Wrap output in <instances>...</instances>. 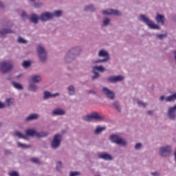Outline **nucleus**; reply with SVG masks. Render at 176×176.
<instances>
[{"label":"nucleus","instance_id":"9d476101","mask_svg":"<svg viewBox=\"0 0 176 176\" xmlns=\"http://www.w3.org/2000/svg\"><path fill=\"white\" fill-rule=\"evenodd\" d=\"M171 152H173V146L166 145L159 148L158 154L161 157H170Z\"/></svg>","mask_w":176,"mask_h":176},{"label":"nucleus","instance_id":"1a4fd4ad","mask_svg":"<svg viewBox=\"0 0 176 176\" xmlns=\"http://www.w3.org/2000/svg\"><path fill=\"white\" fill-rule=\"evenodd\" d=\"M97 71L103 73L105 72L107 69L102 65L92 67L91 73L94 74V75L91 77V79L94 82V80H97V79H100V76H101V75H100V73H98Z\"/></svg>","mask_w":176,"mask_h":176},{"label":"nucleus","instance_id":"7ed1b4c3","mask_svg":"<svg viewBox=\"0 0 176 176\" xmlns=\"http://www.w3.org/2000/svg\"><path fill=\"white\" fill-rule=\"evenodd\" d=\"M98 57H102L103 58L92 60V64H94V65H96V64H104L111 60V55H109V52L104 49L98 50Z\"/></svg>","mask_w":176,"mask_h":176},{"label":"nucleus","instance_id":"4c0bfd02","mask_svg":"<svg viewBox=\"0 0 176 176\" xmlns=\"http://www.w3.org/2000/svg\"><path fill=\"white\" fill-rule=\"evenodd\" d=\"M32 6H33L36 9H39V8H42V6H43V3L34 1L33 4H32Z\"/></svg>","mask_w":176,"mask_h":176},{"label":"nucleus","instance_id":"2eb2a0df","mask_svg":"<svg viewBox=\"0 0 176 176\" xmlns=\"http://www.w3.org/2000/svg\"><path fill=\"white\" fill-rule=\"evenodd\" d=\"M124 80V76H111L107 78V81L109 83H118V82H123Z\"/></svg>","mask_w":176,"mask_h":176},{"label":"nucleus","instance_id":"de8ad7c7","mask_svg":"<svg viewBox=\"0 0 176 176\" xmlns=\"http://www.w3.org/2000/svg\"><path fill=\"white\" fill-rule=\"evenodd\" d=\"M61 168H63V162H58L56 164V170L57 171H60Z\"/></svg>","mask_w":176,"mask_h":176},{"label":"nucleus","instance_id":"f03ea898","mask_svg":"<svg viewBox=\"0 0 176 176\" xmlns=\"http://www.w3.org/2000/svg\"><path fill=\"white\" fill-rule=\"evenodd\" d=\"M82 120L90 123L93 120H97L98 122H104L105 120V116L100 114L97 111H93L89 114L85 115L82 117Z\"/></svg>","mask_w":176,"mask_h":176},{"label":"nucleus","instance_id":"603ef678","mask_svg":"<svg viewBox=\"0 0 176 176\" xmlns=\"http://www.w3.org/2000/svg\"><path fill=\"white\" fill-rule=\"evenodd\" d=\"M10 176H20V175L19 174L18 172L16 171H12L11 173H9Z\"/></svg>","mask_w":176,"mask_h":176},{"label":"nucleus","instance_id":"a878e982","mask_svg":"<svg viewBox=\"0 0 176 176\" xmlns=\"http://www.w3.org/2000/svg\"><path fill=\"white\" fill-rule=\"evenodd\" d=\"M105 130H107V127L98 125L94 130V134H95V135H100V134H101L102 131H105Z\"/></svg>","mask_w":176,"mask_h":176},{"label":"nucleus","instance_id":"cd10ccee","mask_svg":"<svg viewBox=\"0 0 176 176\" xmlns=\"http://www.w3.org/2000/svg\"><path fill=\"white\" fill-rule=\"evenodd\" d=\"M36 137L38 140L41 138H46V137H49V132L45 131H37Z\"/></svg>","mask_w":176,"mask_h":176},{"label":"nucleus","instance_id":"bf43d9fd","mask_svg":"<svg viewBox=\"0 0 176 176\" xmlns=\"http://www.w3.org/2000/svg\"><path fill=\"white\" fill-rule=\"evenodd\" d=\"M30 2H35L36 0H30Z\"/></svg>","mask_w":176,"mask_h":176},{"label":"nucleus","instance_id":"bb28decb","mask_svg":"<svg viewBox=\"0 0 176 176\" xmlns=\"http://www.w3.org/2000/svg\"><path fill=\"white\" fill-rule=\"evenodd\" d=\"M112 107L116 110L117 112H119L120 113H122V106L118 100L113 101L112 102Z\"/></svg>","mask_w":176,"mask_h":176},{"label":"nucleus","instance_id":"58836bf2","mask_svg":"<svg viewBox=\"0 0 176 176\" xmlns=\"http://www.w3.org/2000/svg\"><path fill=\"white\" fill-rule=\"evenodd\" d=\"M23 68H30L31 67V60H24L22 63Z\"/></svg>","mask_w":176,"mask_h":176},{"label":"nucleus","instance_id":"4468645a","mask_svg":"<svg viewBox=\"0 0 176 176\" xmlns=\"http://www.w3.org/2000/svg\"><path fill=\"white\" fill-rule=\"evenodd\" d=\"M167 118H169L170 120H176V104L168 108Z\"/></svg>","mask_w":176,"mask_h":176},{"label":"nucleus","instance_id":"a19ab883","mask_svg":"<svg viewBox=\"0 0 176 176\" xmlns=\"http://www.w3.org/2000/svg\"><path fill=\"white\" fill-rule=\"evenodd\" d=\"M135 151H141L142 149V143H136L134 146Z\"/></svg>","mask_w":176,"mask_h":176},{"label":"nucleus","instance_id":"b1692460","mask_svg":"<svg viewBox=\"0 0 176 176\" xmlns=\"http://www.w3.org/2000/svg\"><path fill=\"white\" fill-rule=\"evenodd\" d=\"M52 116H63L65 115V111L61 108H56L52 112Z\"/></svg>","mask_w":176,"mask_h":176},{"label":"nucleus","instance_id":"f704fd0d","mask_svg":"<svg viewBox=\"0 0 176 176\" xmlns=\"http://www.w3.org/2000/svg\"><path fill=\"white\" fill-rule=\"evenodd\" d=\"M28 89L29 91H32L33 93L38 91V86L33 83L29 84Z\"/></svg>","mask_w":176,"mask_h":176},{"label":"nucleus","instance_id":"ea45409f","mask_svg":"<svg viewBox=\"0 0 176 176\" xmlns=\"http://www.w3.org/2000/svg\"><path fill=\"white\" fill-rule=\"evenodd\" d=\"M17 42L18 43H23V45H27V43H28V41L24 39V38L21 36L18 37Z\"/></svg>","mask_w":176,"mask_h":176},{"label":"nucleus","instance_id":"a211bd4d","mask_svg":"<svg viewBox=\"0 0 176 176\" xmlns=\"http://www.w3.org/2000/svg\"><path fill=\"white\" fill-rule=\"evenodd\" d=\"M98 159H102L103 160L106 161H111L113 160V157L107 152H102L98 154Z\"/></svg>","mask_w":176,"mask_h":176},{"label":"nucleus","instance_id":"4be33fe9","mask_svg":"<svg viewBox=\"0 0 176 176\" xmlns=\"http://www.w3.org/2000/svg\"><path fill=\"white\" fill-rule=\"evenodd\" d=\"M155 21L157 24H161V25H164V23H166V16L163 14H160V13H157L155 16Z\"/></svg>","mask_w":176,"mask_h":176},{"label":"nucleus","instance_id":"412c9836","mask_svg":"<svg viewBox=\"0 0 176 176\" xmlns=\"http://www.w3.org/2000/svg\"><path fill=\"white\" fill-rule=\"evenodd\" d=\"M30 22L33 24H38L39 20H41L40 16L36 13H32L29 18Z\"/></svg>","mask_w":176,"mask_h":176},{"label":"nucleus","instance_id":"c756f323","mask_svg":"<svg viewBox=\"0 0 176 176\" xmlns=\"http://www.w3.org/2000/svg\"><path fill=\"white\" fill-rule=\"evenodd\" d=\"M25 133L27 137H36L37 131L35 129H29L25 131Z\"/></svg>","mask_w":176,"mask_h":176},{"label":"nucleus","instance_id":"6ab92c4d","mask_svg":"<svg viewBox=\"0 0 176 176\" xmlns=\"http://www.w3.org/2000/svg\"><path fill=\"white\" fill-rule=\"evenodd\" d=\"M39 119V115L36 113H32L28 116L25 119V123H28L29 122H32L33 120H38Z\"/></svg>","mask_w":176,"mask_h":176},{"label":"nucleus","instance_id":"0eeeda50","mask_svg":"<svg viewBox=\"0 0 176 176\" xmlns=\"http://www.w3.org/2000/svg\"><path fill=\"white\" fill-rule=\"evenodd\" d=\"M139 19L141 20V21L144 23V24H146V25H147L150 30H160V27L158 25H156V23L146 16V15L142 14L140 15Z\"/></svg>","mask_w":176,"mask_h":176},{"label":"nucleus","instance_id":"09e8293b","mask_svg":"<svg viewBox=\"0 0 176 176\" xmlns=\"http://www.w3.org/2000/svg\"><path fill=\"white\" fill-rule=\"evenodd\" d=\"M80 175V172L75 171V172H70L69 176H78Z\"/></svg>","mask_w":176,"mask_h":176},{"label":"nucleus","instance_id":"423d86ee","mask_svg":"<svg viewBox=\"0 0 176 176\" xmlns=\"http://www.w3.org/2000/svg\"><path fill=\"white\" fill-rule=\"evenodd\" d=\"M63 140H64V137L61 134L56 133L54 135L52 140L50 142V148L54 151L58 149L61 146Z\"/></svg>","mask_w":176,"mask_h":176},{"label":"nucleus","instance_id":"473e14b6","mask_svg":"<svg viewBox=\"0 0 176 176\" xmlns=\"http://www.w3.org/2000/svg\"><path fill=\"white\" fill-rule=\"evenodd\" d=\"M12 85L14 89H16V90H24V87H23V85H21V83L12 81Z\"/></svg>","mask_w":176,"mask_h":176},{"label":"nucleus","instance_id":"aec40b11","mask_svg":"<svg viewBox=\"0 0 176 176\" xmlns=\"http://www.w3.org/2000/svg\"><path fill=\"white\" fill-rule=\"evenodd\" d=\"M164 100L166 102H173V101L176 100V93L173 94L172 95L167 97H164V96H162L160 97V101H164Z\"/></svg>","mask_w":176,"mask_h":176},{"label":"nucleus","instance_id":"f257e3e1","mask_svg":"<svg viewBox=\"0 0 176 176\" xmlns=\"http://www.w3.org/2000/svg\"><path fill=\"white\" fill-rule=\"evenodd\" d=\"M63 16V11L62 10H55L54 12H49L45 11L44 12H42L40 14V21L42 23H46L47 21H51V20H53L54 17L56 19H60Z\"/></svg>","mask_w":176,"mask_h":176},{"label":"nucleus","instance_id":"a18cd8bd","mask_svg":"<svg viewBox=\"0 0 176 176\" xmlns=\"http://www.w3.org/2000/svg\"><path fill=\"white\" fill-rule=\"evenodd\" d=\"M139 107H143V108H146L148 107V103L144 102V101L140 100L138 102Z\"/></svg>","mask_w":176,"mask_h":176},{"label":"nucleus","instance_id":"864d4df0","mask_svg":"<svg viewBox=\"0 0 176 176\" xmlns=\"http://www.w3.org/2000/svg\"><path fill=\"white\" fill-rule=\"evenodd\" d=\"M6 8V6H5V3L3 2L0 1V9H5Z\"/></svg>","mask_w":176,"mask_h":176},{"label":"nucleus","instance_id":"37998d69","mask_svg":"<svg viewBox=\"0 0 176 176\" xmlns=\"http://www.w3.org/2000/svg\"><path fill=\"white\" fill-rule=\"evenodd\" d=\"M150 175L151 176H162V172H160V170H154L153 172H151Z\"/></svg>","mask_w":176,"mask_h":176},{"label":"nucleus","instance_id":"20e7f679","mask_svg":"<svg viewBox=\"0 0 176 176\" xmlns=\"http://www.w3.org/2000/svg\"><path fill=\"white\" fill-rule=\"evenodd\" d=\"M36 52L39 63H41V64H46V63H47V51L46 50V48L43 45L39 44L36 47Z\"/></svg>","mask_w":176,"mask_h":176},{"label":"nucleus","instance_id":"5fc2aeb1","mask_svg":"<svg viewBox=\"0 0 176 176\" xmlns=\"http://www.w3.org/2000/svg\"><path fill=\"white\" fill-rule=\"evenodd\" d=\"M89 94H97V92H96L94 90L91 89L88 91Z\"/></svg>","mask_w":176,"mask_h":176},{"label":"nucleus","instance_id":"7c9ffc66","mask_svg":"<svg viewBox=\"0 0 176 176\" xmlns=\"http://www.w3.org/2000/svg\"><path fill=\"white\" fill-rule=\"evenodd\" d=\"M108 25H111V19L109 17H104L102 19L101 27H108Z\"/></svg>","mask_w":176,"mask_h":176},{"label":"nucleus","instance_id":"4d7b16f0","mask_svg":"<svg viewBox=\"0 0 176 176\" xmlns=\"http://www.w3.org/2000/svg\"><path fill=\"white\" fill-rule=\"evenodd\" d=\"M23 76H24V74H21L16 76V79H20V78H23Z\"/></svg>","mask_w":176,"mask_h":176},{"label":"nucleus","instance_id":"79ce46f5","mask_svg":"<svg viewBox=\"0 0 176 176\" xmlns=\"http://www.w3.org/2000/svg\"><path fill=\"white\" fill-rule=\"evenodd\" d=\"M21 18L22 19V20H23V21H25V20L28 19V14H27L25 11H22L21 14Z\"/></svg>","mask_w":176,"mask_h":176},{"label":"nucleus","instance_id":"5701e85b","mask_svg":"<svg viewBox=\"0 0 176 176\" xmlns=\"http://www.w3.org/2000/svg\"><path fill=\"white\" fill-rule=\"evenodd\" d=\"M67 91L69 96H70V97H74V96L76 95V88L75 87V85H69L67 87Z\"/></svg>","mask_w":176,"mask_h":176},{"label":"nucleus","instance_id":"f3484780","mask_svg":"<svg viewBox=\"0 0 176 176\" xmlns=\"http://www.w3.org/2000/svg\"><path fill=\"white\" fill-rule=\"evenodd\" d=\"M75 60H76V56H74L71 52L67 51L64 58L65 63L67 64H71V63L75 61Z\"/></svg>","mask_w":176,"mask_h":176},{"label":"nucleus","instance_id":"dca6fc26","mask_svg":"<svg viewBox=\"0 0 176 176\" xmlns=\"http://www.w3.org/2000/svg\"><path fill=\"white\" fill-rule=\"evenodd\" d=\"M60 96V93L57 92L56 94H52V92L49 91H43V100H49L50 98H56V97H58Z\"/></svg>","mask_w":176,"mask_h":176},{"label":"nucleus","instance_id":"6e6d98bb","mask_svg":"<svg viewBox=\"0 0 176 176\" xmlns=\"http://www.w3.org/2000/svg\"><path fill=\"white\" fill-rule=\"evenodd\" d=\"M6 104L5 103L0 102V109H3V108H5Z\"/></svg>","mask_w":176,"mask_h":176},{"label":"nucleus","instance_id":"c03bdc74","mask_svg":"<svg viewBox=\"0 0 176 176\" xmlns=\"http://www.w3.org/2000/svg\"><path fill=\"white\" fill-rule=\"evenodd\" d=\"M6 103L7 104V106L12 107V105H13V99L12 98H7L6 100Z\"/></svg>","mask_w":176,"mask_h":176},{"label":"nucleus","instance_id":"f8f14e48","mask_svg":"<svg viewBox=\"0 0 176 176\" xmlns=\"http://www.w3.org/2000/svg\"><path fill=\"white\" fill-rule=\"evenodd\" d=\"M102 13L104 16H123V13H122V12L112 8L104 10Z\"/></svg>","mask_w":176,"mask_h":176},{"label":"nucleus","instance_id":"39448f33","mask_svg":"<svg viewBox=\"0 0 176 176\" xmlns=\"http://www.w3.org/2000/svg\"><path fill=\"white\" fill-rule=\"evenodd\" d=\"M109 140L111 142V144H116V145L124 147H126L127 146V145H129L127 141L118 134L110 135L109 137Z\"/></svg>","mask_w":176,"mask_h":176},{"label":"nucleus","instance_id":"c85d7f7f","mask_svg":"<svg viewBox=\"0 0 176 176\" xmlns=\"http://www.w3.org/2000/svg\"><path fill=\"white\" fill-rule=\"evenodd\" d=\"M96 7H94V5L93 4L87 5L84 7V12H91L93 13L96 12Z\"/></svg>","mask_w":176,"mask_h":176},{"label":"nucleus","instance_id":"49530a36","mask_svg":"<svg viewBox=\"0 0 176 176\" xmlns=\"http://www.w3.org/2000/svg\"><path fill=\"white\" fill-rule=\"evenodd\" d=\"M32 163H34V164H41V162H39V159L36 157H32L31 158Z\"/></svg>","mask_w":176,"mask_h":176},{"label":"nucleus","instance_id":"393cba45","mask_svg":"<svg viewBox=\"0 0 176 176\" xmlns=\"http://www.w3.org/2000/svg\"><path fill=\"white\" fill-rule=\"evenodd\" d=\"M8 34H14V30H12L9 28H3L0 30V35L2 38H6Z\"/></svg>","mask_w":176,"mask_h":176},{"label":"nucleus","instance_id":"3c124183","mask_svg":"<svg viewBox=\"0 0 176 176\" xmlns=\"http://www.w3.org/2000/svg\"><path fill=\"white\" fill-rule=\"evenodd\" d=\"M4 155L6 156H9V155H12V151L10 150L6 149V150H4Z\"/></svg>","mask_w":176,"mask_h":176},{"label":"nucleus","instance_id":"e433bc0d","mask_svg":"<svg viewBox=\"0 0 176 176\" xmlns=\"http://www.w3.org/2000/svg\"><path fill=\"white\" fill-rule=\"evenodd\" d=\"M18 146L22 149H28V148H31V145L23 144L21 142H18Z\"/></svg>","mask_w":176,"mask_h":176},{"label":"nucleus","instance_id":"72a5a7b5","mask_svg":"<svg viewBox=\"0 0 176 176\" xmlns=\"http://www.w3.org/2000/svg\"><path fill=\"white\" fill-rule=\"evenodd\" d=\"M168 36V33L156 34V38L158 39V41H163L164 39H166Z\"/></svg>","mask_w":176,"mask_h":176},{"label":"nucleus","instance_id":"13d9d810","mask_svg":"<svg viewBox=\"0 0 176 176\" xmlns=\"http://www.w3.org/2000/svg\"><path fill=\"white\" fill-rule=\"evenodd\" d=\"M67 71H70V72L74 71V69H72V67L71 66H67Z\"/></svg>","mask_w":176,"mask_h":176},{"label":"nucleus","instance_id":"8fccbe9b","mask_svg":"<svg viewBox=\"0 0 176 176\" xmlns=\"http://www.w3.org/2000/svg\"><path fill=\"white\" fill-rule=\"evenodd\" d=\"M153 113H155L154 110H148L147 111H146V114L148 115V116H152Z\"/></svg>","mask_w":176,"mask_h":176},{"label":"nucleus","instance_id":"ddd939ff","mask_svg":"<svg viewBox=\"0 0 176 176\" xmlns=\"http://www.w3.org/2000/svg\"><path fill=\"white\" fill-rule=\"evenodd\" d=\"M68 51L71 52L75 57H79L80 54H82V52H83V49L80 45H76L70 47Z\"/></svg>","mask_w":176,"mask_h":176},{"label":"nucleus","instance_id":"c9c22d12","mask_svg":"<svg viewBox=\"0 0 176 176\" xmlns=\"http://www.w3.org/2000/svg\"><path fill=\"white\" fill-rule=\"evenodd\" d=\"M33 83H41L42 82V77L39 75H36L32 77Z\"/></svg>","mask_w":176,"mask_h":176},{"label":"nucleus","instance_id":"9b49d317","mask_svg":"<svg viewBox=\"0 0 176 176\" xmlns=\"http://www.w3.org/2000/svg\"><path fill=\"white\" fill-rule=\"evenodd\" d=\"M102 93L107 97V98L111 100L112 101L116 98L115 92L107 87H102Z\"/></svg>","mask_w":176,"mask_h":176},{"label":"nucleus","instance_id":"6e6552de","mask_svg":"<svg viewBox=\"0 0 176 176\" xmlns=\"http://www.w3.org/2000/svg\"><path fill=\"white\" fill-rule=\"evenodd\" d=\"M13 69V63L11 60H6L0 63V72L1 74H8Z\"/></svg>","mask_w":176,"mask_h":176},{"label":"nucleus","instance_id":"2f4dec72","mask_svg":"<svg viewBox=\"0 0 176 176\" xmlns=\"http://www.w3.org/2000/svg\"><path fill=\"white\" fill-rule=\"evenodd\" d=\"M14 136L19 138H23V140H28V136L23 135L21 131H16L14 132Z\"/></svg>","mask_w":176,"mask_h":176}]
</instances>
